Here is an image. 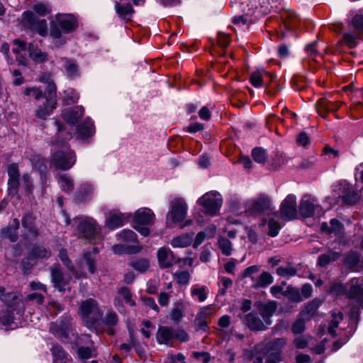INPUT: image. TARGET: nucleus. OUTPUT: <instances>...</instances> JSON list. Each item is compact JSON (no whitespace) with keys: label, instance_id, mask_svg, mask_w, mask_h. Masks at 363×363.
Segmentation results:
<instances>
[{"label":"nucleus","instance_id":"f257e3e1","mask_svg":"<svg viewBox=\"0 0 363 363\" xmlns=\"http://www.w3.org/2000/svg\"><path fill=\"white\" fill-rule=\"evenodd\" d=\"M78 26L77 18L72 14L58 13L55 21L50 23V35L53 45L60 48L67 43V38L62 33H70Z\"/></svg>","mask_w":363,"mask_h":363},{"label":"nucleus","instance_id":"f03ea898","mask_svg":"<svg viewBox=\"0 0 363 363\" xmlns=\"http://www.w3.org/2000/svg\"><path fill=\"white\" fill-rule=\"evenodd\" d=\"M78 314L88 328L94 327L102 318L99 306L96 301L93 298L82 301Z\"/></svg>","mask_w":363,"mask_h":363},{"label":"nucleus","instance_id":"7ed1b4c3","mask_svg":"<svg viewBox=\"0 0 363 363\" xmlns=\"http://www.w3.org/2000/svg\"><path fill=\"white\" fill-rule=\"evenodd\" d=\"M77 230L79 234L90 243L97 244L102 240L101 227L92 218L79 219Z\"/></svg>","mask_w":363,"mask_h":363},{"label":"nucleus","instance_id":"20e7f679","mask_svg":"<svg viewBox=\"0 0 363 363\" xmlns=\"http://www.w3.org/2000/svg\"><path fill=\"white\" fill-rule=\"evenodd\" d=\"M57 87L55 83H50L45 93L44 101L37 106L35 115L37 118L45 120L50 116L57 104Z\"/></svg>","mask_w":363,"mask_h":363},{"label":"nucleus","instance_id":"39448f33","mask_svg":"<svg viewBox=\"0 0 363 363\" xmlns=\"http://www.w3.org/2000/svg\"><path fill=\"white\" fill-rule=\"evenodd\" d=\"M197 203L202 206L203 212L206 215L214 216L218 213L223 204V198L218 191H208L197 200Z\"/></svg>","mask_w":363,"mask_h":363},{"label":"nucleus","instance_id":"423d86ee","mask_svg":"<svg viewBox=\"0 0 363 363\" xmlns=\"http://www.w3.org/2000/svg\"><path fill=\"white\" fill-rule=\"evenodd\" d=\"M298 211L303 218L321 217L325 212L317 199L309 194L304 195L299 203Z\"/></svg>","mask_w":363,"mask_h":363},{"label":"nucleus","instance_id":"0eeeda50","mask_svg":"<svg viewBox=\"0 0 363 363\" xmlns=\"http://www.w3.org/2000/svg\"><path fill=\"white\" fill-rule=\"evenodd\" d=\"M156 338L159 344L169 345L175 339L181 342H186L189 337L183 329H174L169 326H159Z\"/></svg>","mask_w":363,"mask_h":363},{"label":"nucleus","instance_id":"6e6552de","mask_svg":"<svg viewBox=\"0 0 363 363\" xmlns=\"http://www.w3.org/2000/svg\"><path fill=\"white\" fill-rule=\"evenodd\" d=\"M286 344L284 337L275 338L267 342L264 346V352L267 354L265 363H278L281 360L282 348Z\"/></svg>","mask_w":363,"mask_h":363},{"label":"nucleus","instance_id":"1a4fd4ad","mask_svg":"<svg viewBox=\"0 0 363 363\" xmlns=\"http://www.w3.org/2000/svg\"><path fill=\"white\" fill-rule=\"evenodd\" d=\"M351 25L354 30L346 32L343 34V42L350 48H354L357 43V39L363 35V15L356 14L351 21Z\"/></svg>","mask_w":363,"mask_h":363},{"label":"nucleus","instance_id":"9d476101","mask_svg":"<svg viewBox=\"0 0 363 363\" xmlns=\"http://www.w3.org/2000/svg\"><path fill=\"white\" fill-rule=\"evenodd\" d=\"M75 162L74 152L70 149H67L65 151L59 150L54 153L51 164L57 169L67 170L75 164Z\"/></svg>","mask_w":363,"mask_h":363},{"label":"nucleus","instance_id":"9b49d317","mask_svg":"<svg viewBox=\"0 0 363 363\" xmlns=\"http://www.w3.org/2000/svg\"><path fill=\"white\" fill-rule=\"evenodd\" d=\"M50 331L57 337L62 340H69L74 336L72 324L69 316H63L59 322L52 323Z\"/></svg>","mask_w":363,"mask_h":363},{"label":"nucleus","instance_id":"f8f14e48","mask_svg":"<svg viewBox=\"0 0 363 363\" xmlns=\"http://www.w3.org/2000/svg\"><path fill=\"white\" fill-rule=\"evenodd\" d=\"M187 208V205L182 198L174 197L170 201L168 216L171 217L174 223H179L185 218Z\"/></svg>","mask_w":363,"mask_h":363},{"label":"nucleus","instance_id":"ddd939ff","mask_svg":"<svg viewBox=\"0 0 363 363\" xmlns=\"http://www.w3.org/2000/svg\"><path fill=\"white\" fill-rule=\"evenodd\" d=\"M296 197L289 194L281 204L280 216L284 220L289 221L296 218Z\"/></svg>","mask_w":363,"mask_h":363},{"label":"nucleus","instance_id":"4468645a","mask_svg":"<svg viewBox=\"0 0 363 363\" xmlns=\"http://www.w3.org/2000/svg\"><path fill=\"white\" fill-rule=\"evenodd\" d=\"M274 209L270 197L266 194H260L251 202V215L269 214Z\"/></svg>","mask_w":363,"mask_h":363},{"label":"nucleus","instance_id":"2eb2a0df","mask_svg":"<svg viewBox=\"0 0 363 363\" xmlns=\"http://www.w3.org/2000/svg\"><path fill=\"white\" fill-rule=\"evenodd\" d=\"M51 279L54 286L60 291H65L68 285L70 276L65 275L59 264H53L50 267Z\"/></svg>","mask_w":363,"mask_h":363},{"label":"nucleus","instance_id":"dca6fc26","mask_svg":"<svg viewBox=\"0 0 363 363\" xmlns=\"http://www.w3.org/2000/svg\"><path fill=\"white\" fill-rule=\"evenodd\" d=\"M254 306L258 312V315L264 320L267 324L271 325L272 323L271 318L277 308V302L274 301H258Z\"/></svg>","mask_w":363,"mask_h":363},{"label":"nucleus","instance_id":"f3484780","mask_svg":"<svg viewBox=\"0 0 363 363\" xmlns=\"http://www.w3.org/2000/svg\"><path fill=\"white\" fill-rule=\"evenodd\" d=\"M50 255L51 251L50 250L45 248L44 246H36L33 247L28 257L23 259L22 264L25 268L29 269L35 264L38 259H48Z\"/></svg>","mask_w":363,"mask_h":363},{"label":"nucleus","instance_id":"a211bd4d","mask_svg":"<svg viewBox=\"0 0 363 363\" xmlns=\"http://www.w3.org/2000/svg\"><path fill=\"white\" fill-rule=\"evenodd\" d=\"M274 77L264 69H259L251 74V85L255 88L267 87Z\"/></svg>","mask_w":363,"mask_h":363},{"label":"nucleus","instance_id":"6ab92c4d","mask_svg":"<svg viewBox=\"0 0 363 363\" xmlns=\"http://www.w3.org/2000/svg\"><path fill=\"white\" fill-rule=\"evenodd\" d=\"M348 296L363 308V278H353L350 280Z\"/></svg>","mask_w":363,"mask_h":363},{"label":"nucleus","instance_id":"aec40b11","mask_svg":"<svg viewBox=\"0 0 363 363\" xmlns=\"http://www.w3.org/2000/svg\"><path fill=\"white\" fill-rule=\"evenodd\" d=\"M157 259L160 267L164 269L169 268L180 261L168 247H161L158 250Z\"/></svg>","mask_w":363,"mask_h":363},{"label":"nucleus","instance_id":"412c9836","mask_svg":"<svg viewBox=\"0 0 363 363\" xmlns=\"http://www.w3.org/2000/svg\"><path fill=\"white\" fill-rule=\"evenodd\" d=\"M214 313V308L209 305L202 307L197 313L194 320V323L197 327V330L203 332L207 331L208 326L207 319Z\"/></svg>","mask_w":363,"mask_h":363},{"label":"nucleus","instance_id":"4be33fe9","mask_svg":"<svg viewBox=\"0 0 363 363\" xmlns=\"http://www.w3.org/2000/svg\"><path fill=\"white\" fill-rule=\"evenodd\" d=\"M95 133L94 122L86 118L77 128V135L82 140H86Z\"/></svg>","mask_w":363,"mask_h":363},{"label":"nucleus","instance_id":"5701e85b","mask_svg":"<svg viewBox=\"0 0 363 363\" xmlns=\"http://www.w3.org/2000/svg\"><path fill=\"white\" fill-rule=\"evenodd\" d=\"M128 219V216L119 211H113L109 213L106 219V225L111 230L118 228L124 224V222Z\"/></svg>","mask_w":363,"mask_h":363},{"label":"nucleus","instance_id":"b1692460","mask_svg":"<svg viewBox=\"0 0 363 363\" xmlns=\"http://www.w3.org/2000/svg\"><path fill=\"white\" fill-rule=\"evenodd\" d=\"M155 220V214L147 208H142L135 211L134 222L136 224L151 225Z\"/></svg>","mask_w":363,"mask_h":363},{"label":"nucleus","instance_id":"393cba45","mask_svg":"<svg viewBox=\"0 0 363 363\" xmlns=\"http://www.w3.org/2000/svg\"><path fill=\"white\" fill-rule=\"evenodd\" d=\"M62 117L67 123L75 125L79 119L84 115V108L80 106H76L72 108L65 109L62 111Z\"/></svg>","mask_w":363,"mask_h":363},{"label":"nucleus","instance_id":"a878e982","mask_svg":"<svg viewBox=\"0 0 363 363\" xmlns=\"http://www.w3.org/2000/svg\"><path fill=\"white\" fill-rule=\"evenodd\" d=\"M115 10L118 16L125 21L130 20L134 13L133 6L130 3H121L116 1Z\"/></svg>","mask_w":363,"mask_h":363},{"label":"nucleus","instance_id":"bb28decb","mask_svg":"<svg viewBox=\"0 0 363 363\" xmlns=\"http://www.w3.org/2000/svg\"><path fill=\"white\" fill-rule=\"evenodd\" d=\"M62 67L69 78H76L79 76V68L76 62L67 58H62Z\"/></svg>","mask_w":363,"mask_h":363},{"label":"nucleus","instance_id":"cd10ccee","mask_svg":"<svg viewBox=\"0 0 363 363\" xmlns=\"http://www.w3.org/2000/svg\"><path fill=\"white\" fill-rule=\"evenodd\" d=\"M251 280L254 288H265L274 281V278L269 272H264L257 277H251Z\"/></svg>","mask_w":363,"mask_h":363},{"label":"nucleus","instance_id":"c85d7f7f","mask_svg":"<svg viewBox=\"0 0 363 363\" xmlns=\"http://www.w3.org/2000/svg\"><path fill=\"white\" fill-rule=\"evenodd\" d=\"M22 225L26 230V235L28 238H36L38 235L37 229L33 225V218L28 214L22 218Z\"/></svg>","mask_w":363,"mask_h":363},{"label":"nucleus","instance_id":"c756f323","mask_svg":"<svg viewBox=\"0 0 363 363\" xmlns=\"http://www.w3.org/2000/svg\"><path fill=\"white\" fill-rule=\"evenodd\" d=\"M341 253L333 250H329L326 253L321 254L318 259V265L326 267L331 262H335L340 257Z\"/></svg>","mask_w":363,"mask_h":363},{"label":"nucleus","instance_id":"7c9ffc66","mask_svg":"<svg viewBox=\"0 0 363 363\" xmlns=\"http://www.w3.org/2000/svg\"><path fill=\"white\" fill-rule=\"evenodd\" d=\"M320 303L321 301L319 299H313L306 306L305 308L300 313L299 315L307 320H310L316 313Z\"/></svg>","mask_w":363,"mask_h":363},{"label":"nucleus","instance_id":"2f4dec72","mask_svg":"<svg viewBox=\"0 0 363 363\" xmlns=\"http://www.w3.org/2000/svg\"><path fill=\"white\" fill-rule=\"evenodd\" d=\"M20 222L17 218H14L10 225L3 229L2 235L4 238L9 239L11 242L17 240V230L19 228Z\"/></svg>","mask_w":363,"mask_h":363},{"label":"nucleus","instance_id":"473e14b6","mask_svg":"<svg viewBox=\"0 0 363 363\" xmlns=\"http://www.w3.org/2000/svg\"><path fill=\"white\" fill-rule=\"evenodd\" d=\"M99 252L98 247H93L91 252H86L84 254V258L88 267L89 273L94 274L96 272V255Z\"/></svg>","mask_w":363,"mask_h":363},{"label":"nucleus","instance_id":"72a5a7b5","mask_svg":"<svg viewBox=\"0 0 363 363\" xmlns=\"http://www.w3.org/2000/svg\"><path fill=\"white\" fill-rule=\"evenodd\" d=\"M282 227L283 224L279 221L277 213L273 214L268 221V235L273 238L277 236Z\"/></svg>","mask_w":363,"mask_h":363},{"label":"nucleus","instance_id":"f704fd0d","mask_svg":"<svg viewBox=\"0 0 363 363\" xmlns=\"http://www.w3.org/2000/svg\"><path fill=\"white\" fill-rule=\"evenodd\" d=\"M194 233H186L174 238L171 241L173 247H186L193 241Z\"/></svg>","mask_w":363,"mask_h":363},{"label":"nucleus","instance_id":"c9c22d12","mask_svg":"<svg viewBox=\"0 0 363 363\" xmlns=\"http://www.w3.org/2000/svg\"><path fill=\"white\" fill-rule=\"evenodd\" d=\"M208 293V290L206 286L194 284L191 287V296L199 302H203L206 300Z\"/></svg>","mask_w":363,"mask_h":363},{"label":"nucleus","instance_id":"e433bc0d","mask_svg":"<svg viewBox=\"0 0 363 363\" xmlns=\"http://www.w3.org/2000/svg\"><path fill=\"white\" fill-rule=\"evenodd\" d=\"M57 182L62 191L72 193L74 190V180L69 174H61L58 177Z\"/></svg>","mask_w":363,"mask_h":363},{"label":"nucleus","instance_id":"4c0bfd02","mask_svg":"<svg viewBox=\"0 0 363 363\" xmlns=\"http://www.w3.org/2000/svg\"><path fill=\"white\" fill-rule=\"evenodd\" d=\"M92 192L93 188L91 185L89 184H84L76 193V199L79 202L87 201L90 199Z\"/></svg>","mask_w":363,"mask_h":363},{"label":"nucleus","instance_id":"58836bf2","mask_svg":"<svg viewBox=\"0 0 363 363\" xmlns=\"http://www.w3.org/2000/svg\"><path fill=\"white\" fill-rule=\"evenodd\" d=\"M318 111L320 110L328 111H336L340 108V103L333 102L328 99L321 98L317 101Z\"/></svg>","mask_w":363,"mask_h":363},{"label":"nucleus","instance_id":"ea45409f","mask_svg":"<svg viewBox=\"0 0 363 363\" xmlns=\"http://www.w3.org/2000/svg\"><path fill=\"white\" fill-rule=\"evenodd\" d=\"M30 161L33 167L41 175L45 174L47 171L45 159L39 155H33L30 157Z\"/></svg>","mask_w":363,"mask_h":363},{"label":"nucleus","instance_id":"a19ab883","mask_svg":"<svg viewBox=\"0 0 363 363\" xmlns=\"http://www.w3.org/2000/svg\"><path fill=\"white\" fill-rule=\"evenodd\" d=\"M29 55L30 58L36 62H43L47 60V53L35 48L33 43L29 45Z\"/></svg>","mask_w":363,"mask_h":363},{"label":"nucleus","instance_id":"79ce46f5","mask_svg":"<svg viewBox=\"0 0 363 363\" xmlns=\"http://www.w3.org/2000/svg\"><path fill=\"white\" fill-rule=\"evenodd\" d=\"M251 155L252 156L254 160L260 164H269L270 160H267V153L266 151L262 147H256L254 148L251 152Z\"/></svg>","mask_w":363,"mask_h":363},{"label":"nucleus","instance_id":"37998d69","mask_svg":"<svg viewBox=\"0 0 363 363\" xmlns=\"http://www.w3.org/2000/svg\"><path fill=\"white\" fill-rule=\"evenodd\" d=\"M359 262V256L357 253L351 252L345 258V265L347 268L354 270Z\"/></svg>","mask_w":363,"mask_h":363},{"label":"nucleus","instance_id":"c03bdc74","mask_svg":"<svg viewBox=\"0 0 363 363\" xmlns=\"http://www.w3.org/2000/svg\"><path fill=\"white\" fill-rule=\"evenodd\" d=\"M332 316L333 319L329 323L328 332L333 337H335L337 335L335 329L338 327L340 321L342 320L343 315L342 313L339 312L337 313H333Z\"/></svg>","mask_w":363,"mask_h":363},{"label":"nucleus","instance_id":"a18cd8bd","mask_svg":"<svg viewBox=\"0 0 363 363\" xmlns=\"http://www.w3.org/2000/svg\"><path fill=\"white\" fill-rule=\"evenodd\" d=\"M269 325L264 319L261 320L258 315L251 313V330H265Z\"/></svg>","mask_w":363,"mask_h":363},{"label":"nucleus","instance_id":"49530a36","mask_svg":"<svg viewBox=\"0 0 363 363\" xmlns=\"http://www.w3.org/2000/svg\"><path fill=\"white\" fill-rule=\"evenodd\" d=\"M250 301L245 300L242 303V306L240 309V313L238 314V317L243 322L246 326L250 327Z\"/></svg>","mask_w":363,"mask_h":363},{"label":"nucleus","instance_id":"de8ad7c7","mask_svg":"<svg viewBox=\"0 0 363 363\" xmlns=\"http://www.w3.org/2000/svg\"><path fill=\"white\" fill-rule=\"evenodd\" d=\"M276 272H277V275H279L281 277L290 278L296 274L297 270L295 267L289 264V265H286V267L281 266V267H278L277 269Z\"/></svg>","mask_w":363,"mask_h":363},{"label":"nucleus","instance_id":"09e8293b","mask_svg":"<svg viewBox=\"0 0 363 363\" xmlns=\"http://www.w3.org/2000/svg\"><path fill=\"white\" fill-rule=\"evenodd\" d=\"M13 320V315L9 309L0 311V327L10 325Z\"/></svg>","mask_w":363,"mask_h":363},{"label":"nucleus","instance_id":"8fccbe9b","mask_svg":"<svg viewBox=\"0 0 363 363\" xmlns=\"http://www.w3.org/2000/svg\"><path fill=\"white\" fill-rule=\"evenodd\" d=\"M0 299L6 305L11 306L16 303L17 296L14 293H4V289L0 286Z\"/></svg>","mask_w":363,"mask_h":363},{"label":"nucleus","instance_id":"3c124183","mask_svg":"<svg viewBox=\"0 0 363 363\" xmlns=\"http://www.w3.org/2000/svg\"><path fill=\"white\" fill-rule=\"evenodd\" d=\"M118 240L127 242H135L137 235L131 230L125 229L117 235Z\"/></svg>","mask_w":363,"mask_h":363},{"label":"nucleus","instance_id":"603ef678","mask_svg":"<svg viewBox=\"0 0 363 363\" xmlns=\"http://www.w3.org/2000/svg\"><path fill=\"white\" fill-rule=\"evenodd\" d=\"M79 99V94L72 89H67L64 91V101L68 105L77 103Z\"/></svg>","mask_w":363,"mask_h":363},{"label":"nucleus","instance_id":"864d4df0","mask_svg":"<svg viewBox=\"0 0 363 363\" xmlns=\"http://www.w3.org/2000/svg\"><path fill=\"white\" fill-rule=\"evenodd\" d=\"M218 247L222 251V253L226 256H229L232 252V244L231 242L225 238L220 237L218 241Z\"/></svg>","mask_w":363,"mask_h":363},{"label":"nucleus","instance_id":"5fc2aeb1","mask_svg":"<svg viewBox=\"0 0 363 363\" xmlns=\"http://www.w3.org/2000/svg\"><path fill=\"white\" fill-rule=\"evenodd\" d=\"M330 228L329 234H334L335 235H340L344 232V225L340 221L335 218H333L330 221Z\"/></svg>","mask_w":363,"mask_h":363},{"label":"nucleus","instance_id":"6e6d98bb","mask_svg":"<svg viewBox=\"0 0 363 363\" xmlns=\"http://www.w3.org/2000/svg\"><path fill=\"white\" fill-rule=\"evenodd\" d=\"M219 290L218 294L220 296H225L227 292V289L233 285V281L231 279L225 277H219Z\"/></svg>","mask_w":363,"mask_h":363},{"label":"nucleus","instance_id":"4d7b16f0","mask_svg":"<svg viewBox=\"0 0 363 363\" xmlns=\"http://www.w3.org/2000/svg\"><path fill=\"white\" fill-rule=\"evenodd\" d=\"M306 321L307 320L299 315V317L291 326V330L293 333L295 335L301 334L306 329L305 324Z\"/></svg>","mask_w":363,"mask_h":363},{"label":"nucleus","instance_id":"13d9d810","mask_svg":"<svg viewBox=\"0 0 363 363\" xmlns=\"http://www.w3.org/2000/svg\"><path fill=\"white\" fill-rule=\"evenodd\" d=\"M130 266L140 273H143L149 268L150 263L145 259H139L131 262Z\"/></svg>","mask_w":363,"mask_h":363},{"label":"nucleus","instance_id":"bf43d9fd","mask_svg":"<svg viewBox=\"0 0 363 363\" xmlns=\"http://www.w3.org/2000/svg\"><path fill=\"white\" fill-rule=\"evenodd\" d=\"M311 336L308 335H300L294 338L293 340V345L296 349H305L308 347Z\"/></svg>","mask_w":363,"mask_h":363},{"label":"nucleus","instance_id":"052dcab7","mask_svg":"<svg viewBox=\"0 0 363 363\" xmlns=\"http://www.w3.org/2000/svg\"><path fill=\"white\" fill-rule=\"evenodd\" d=\"M288 159L286 156L281 152H277L273 160L269 161V164H272V169H275L278 167H280L285 163H287Z\"/></svg>","mask_w":363,"mask_h":363},{"label":"nucleus","instance_id":"680f3d73","mask_svg":"<svg viewBox=\"0 0 363 363\" xmlns=\"http://www.w3.org/2000/svg\"><path fill=\"white\" fill-rule=\"evenodd\" d=\"M24 94L28 96H32L36 101H40L41 99H44L45 97V94L43 95L42 90L35 86L26 89Z\"/></svg>","mask_w":363,"mask_h":363},{"label":"nucleus","instance_id":"e2e57ef3","mask_svg":"<svg viewBox=\"0 0 363 363\" xmlns=\"http://www.w3.org/2000/svg\"><path fill=\"white\" fill-rule=\"evenodd\" d=\"M58 256L63 264L74 274V266L68 257L67 250L65 249H61Z\"/></svg>","mask_w":363,"mask_h":363},{"label":"nucleus","instance_id":"0e129e2a","mask_svg":"<svg viewBox=\"0 0 363 363\" xmlns=\"http://www.w3.org/2000/svg\"><path fill=\"white\" fill-rule=\"evenodd\" d=\"M34 28L41 36H45L48 33V25L45 19L37 21L34 25Z\"/></svg>","mask_w":363,"mask_h":363},{"label":"nucleus","instance_id":"69168bd1","mask_svg":"<svg viewBox=\"0 0 363 363\" xmlns=\"http://www.w3.org/2000/svg\"><path fill=\"white\" fill-rule=\"evenodd\" d=\"M103 323L108 326L116 325L118 323V316L113 311H108L104 318Z\"/></svg>","mask_w":363,"mask_h":363},{"label":"nucleus","instance_id":"338daca9","mask_svg":"<svg viewBox=\"0 0 363 363\" xmlns=\"http://www.w3.org/2000/svg\"><path fill=\"white\" fill-rule=\"evenodd\" d=\"M54 359H62L68 357L63 348L59 345H54L51 349Z\"/></svg>","mask_w":363,"mask_h":363},{"label":"nucleus","instance_id":"774afa93","mask_svg":"<svg viewBox=\"0 0 363 363\" xmlns=\"http://www.w3.org/2000/svg\"><path fill=\"white\" fill-rule=\"evenodd\" d=\"M177 282L181 285H186L190 280V274L186 271L177 272L174 274Z\"/></svg>","mask_w":363,"mask_h":363}]
</instances>
